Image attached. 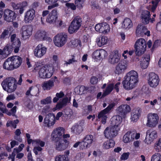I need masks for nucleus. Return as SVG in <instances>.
<instances>
[{
    "label": "nucleus",
    "mask_w": 161,
    "mask_h": 161,
    "mask_svg": "<svg viewBox=\"0 0 161 161\" xmlns=\"http://www.w3.org/2000/svg\"><path fill=\"white\" fill-rule=\"evenodd\" d=\"M123 82L124 87L127 90H130L135 88L139 81L137 72L134 70H131L128 73L124 78Z\"/></svg>",
    "instance_id": "obj_1"
},
{
    "label": "nucleus",
    "mask_w": 161,
    "mask_h": 161,
    "mask_svg": "<svg viewBox=\"0 0 161 161\" xmlns=\"http://www.w3.org/2000/svg\"><path fill=\"white\" fill-rule=\"evenodd\" d=\"M17 83L16 79L9 77L6 78L2 82L1 85L3 90L8 93L14 92L17 87Z\"/></svg>",
    "instance_id": "obj_2"
},
{
    "label": "nucleus",
    "mask_w": 161,
    "mask_h": 161,
    "mask_svg": "<svg viewBox=\"0 0 161 161\" xmlns=\"http://www.w3.org/2000/svg\"><path fill=\"white\" fill-rule=\"evenodd\" d=\"M53 67L47 65L41 67L40 65H36L34 69L36 70L39 69V76L42 78H50L53 75Z\"/></svg>",
    "instance_id": "obj_3"
},
{
    "label": "nucleus",
    "mask_w": 161,
    "mask_h": 161,
    "mask_svg": "<svg viewBox=\"0 0 161 161\" xmlns=\"http://www.w3.org/2000/svg\"><path fill=\"white\" fill-rule=\"evenodd\" d=\"M146 47L147 44L145 39L140 38L137 40L134 45L136 55L140 56L143 54Z\"/></svg>",
    "instance_id": "obj_4"
},
{
    "label": "nucleus",
    "mask_w": 161,
    "mask_h": 161,
    "mask_svg": "<svg viewBox=\"0 0 161 161\" xmlns=\"http://www.w3.org/2000/svg\"><path fill=\"white\" fill-rule=\"evenodd\" d=\"M82 24V20L81 18L77 16L71 22L68 28V31L70 34L76 32L79 29Z\"/></svg>",
    "instance_id": "obj_5"
},
{
    "label": "nucleus",
    "mask_w": 161,
    "mask_h": 161,
    "mask_svg": "<svg viewBox=\"0 0 161 161\" xmlns=\"http://www.w3.org/2000/svg\"><path fill=\"white\" fill-rule=\"evenodd\" d=\"M115 103H113L109 104L107 108L101 111L98 115V118L99 119H101L102 123L104 124L106 122L107 118L106 114L108 113L109 111L112 109L115 106Z\"/></svg>",
    "instance_id": "obj_6"
},
{
    "label": "nucleus",
    "mask_w": 161,
    "mask_h": 161,
    "mask_svg": "<svg viewBox=\"0 0 161 161\" xmlns=\"http://www.w3.org/2000/svg\"><path fill=\"white\" fill-rule=\"evenodd\" d=\"M119 130L113 126L107 127L104 130L103 134L104 136L108 139H112L115 137Z\"/></svg>",
    "instance_id": "obj_7"
},
{
    "label": "nucleus",
    "mask_w": 161,
    "mask_h": 161,
    "mask_svg": "<svg viewBox=\"0 0 161 161\" xmlns=\"http://www.w3.org/2000/svg\"><path fill=\"white\" fill-rule=\"evenodd\" d=\"M159 117L156 114H149L147 116V126L150 127H155L158 123Z\"/></svg>",
    "instance_id": "obj_8"
},
{
    "label": "nucleus",
    "mask_w": 161,
    "mask_h": 161,
    "mask_svg": "<svg viewBox=\"0 0 161 161\" xmlns=\"http://www.w3.org/2000/svg\"><path fill=\"white\" fill-rule=\"evenodd\" d=\"M159 79L158 75L153 72L149 73L148 79V83L150 86L155 88L158 85Z\"/></svg>",
    "instance_id": "obj_9"
},
{
    "label": "nucleus",
    "mask_w": 161,
    "mask_h": 161,
    "mask_svg": "<svg viewBox=\"0 0 161 161\" xmlns=\"http://www.w3.org/2000/svg\"><path fill=\"white\" fill-rule=\"evenodd\" d=\"M67 38V36L66 34H58L54 37V42L56 46L61 47L66 43Z\"/></svg>",
    "instance_id": "obj_10"
},
{
    "label": "nucleus",
    "mask_w": 161,
    "mask_h": 161,
    "mask_svg": "<svg viewBox=\"0 0 161 161\" xmlns=\"http://www.w3.org/2000/svg\"><path fill=\"white\" fill-rule=\"evenodd\" d=\"M64 133V129L59 127L55 129L51 134L52 140L53 141L62 139V135Z\"/></svg>",
    "instance_id": "obj_11"
},
{
    "label": "nucleus",
    "mask_w": 161,
    "mask_h": 161,
    "mask_svg": "<svg viewBox=\"0 0 161 161\" xmlns=\"http://www.w3.org/2000/svg\"><path fill=\"white\" fill-rule=\"evenodd\" d=\"M55 145V148L59 151L65 150L68 147L69 142L66 139H62L54 141Z\"/></svg>",
    "instance_id": "obj_12"
},
{
    "label": "nucleus",
    "mask_w": 161,
    "mask_h": 161,
    "mask_svg": "<svg viewBox=\"0 0 161 161\" xmlns=\"http://www.w3.org/2000/svg\"><path fill=\"white\" fill-rule=\"evenodd\" d=\"M94 142L93 136L91 135H87L84 138L83 141L80 142L82 149L89 147Z\"/></svg>",
    "instance_id": "obj_13"
},
{
    "label": "nucleus",
    "mask_w": 161,
    "mask_h": 161,
    "mask_svg": "<svg viewBox=\"0 0 161 161\" xmlns=\"http://www.w3.org/2000/svg\"><path fill=\"white\" fill-rule=\"evenodd\" d=\"M147 135L144 142L147 144H150L153 140L157 137L156 131L152 129L147 130Z\"/></svg>",
    "instance_id": "obj_14"
},
{
    "label": "nucleus",
    "mask_w": 161,
    "mask_h": 161,
    "mask_svg": "<svg viewBox=\"0 0 161 161\" xmlns=\"http://www.w3.org/2000/svg\"><path fill=\"white\" fill-rule=\"evenodd\" d=\"M128 63V62L125 60L120 61L116 67L115 73L119 75L124 73L127 68Z\"/></svg>",
    "instance_id": "obj_15"
},
{
    "label": "nucleus",
    "mask_w": 161,
    "mask_h": 161,
    "mask_svg": "<svg viewBox=\"0 0 161 161\" xmlns=\"http://www.w3.org/2000/svg\"><path fill=\"white\" fill-rule=\"evenodd\" d=\"M46 51L47 48L42 44H39L34 49V54L37 58H41L46 53Z\"/></svg>",
    "instance_id": "obj_16"
},
{
    "label": "nucleus",
    "mask_w": 161,
    "mask_h": 161,
    "mask_svg": "<svg viewBox=\"0 0 161 161\" xmlns=\"http://www.w3.org/2000/svg\"><path fill=\"white\" fill-rule=\"evenodd\" d=\"M4 19L8 22L12 21L16 17L15 12L8 9H6L3 12Z\"/></svg>",
    "instance_id": "obj_17"
},
{
    "label": "nucleus",
    "mask_w": 161,
    "mask_h": 161,
    "mask_svg": "<svg viewBox=\"0 0 161 161\" xmlns=\"http://www.w3.org/2000/svg\"><path fill=\"white\" fill-rule=\"evenodd\" d=\"M21 30L22 36L26 39L32 34V26L31 25H26L23 26Z\"/></svg>",
    "instance_id": "obj_18"
},
{
    "label": "nucleus",
    "mask_w": 161,
    "mask_h": 161,
    "mask_svg": "<svg viewBox=\"0 0 161 161\" xmlns=\"http://www.w3.org/2000/svg\"><path fill=\"white\" fill-rule=\"evenodd\" d=\"M10 41L12 42V47L14 48V52L17 53L19 50L21 42L19 39L16 38V34L12 35L10 37Z\"/></svg>",
    "instance_id": "obj_19"
},
{
    "label": "nucleus",
    "mask_w": 161,
    "mask_h": 161,
    "mask_svg": "<svg viewBox=\"0 0 161 161\" xmlns=\"http://www.w3.org/2000/svg\"><path fill=\"white\" fill-rule=\"evenodd\" d=\"M150 31H147L145 26L141 24L138 25L137 26L136 30L137 36H142L144 35H147L149 36H150Z\"/></svg>",
    "instance_id": "obj_20"
},
{
    "label": "nucleus",
    "mask_w": 161,
    "mask_h": 161,
    "mask_svg": "<svg viewBox=\"0 0 161 161\" xmlns=\"http://www.w3.org/2000/svg\"><path fill=\"white\" fill-rule=\"evenodd\" d=\"M120 56L117 50L114 51L109 56L108 62L112 64H115L119 61Z\"/></svg>",
    "instance_id": "obj_21"
},
{
    "label": "nucleus",
    "mask_w": 161,
    "mask_h": 161,
    "mask_svg": "<svg viewBox=\"0 0 161 161\" xmlns=\"http://www.w3.org/2000/svg\"><path fill=\"white\" fill-rule=\"evenodd\" d=\"M35 16V10L31 9L27 11L25 14L24 20L25 23L31 22Z\"/></svg>",
    "instance_id": "obj_22"
},
{
    "label": "nucleus",
    "mask_w": 161,
    "mask_h": 161,
    "mask_svg": "<svg viewBox=\"0 0 161 161\" xmlns=\"http://www.w3.org/2000/svg\"><path fill=\"white\" fill-rule=\"evenodd\" d=\"M122 121V118L119 115L113 116L111 119V126L120 130L119 125Z\"/></svg>",
    "instance_id": "obj_23"
},
{
    "label": "nucleus",
    "mask_w": 161,
    "mask_h": 161,
    "mask_svg": "<svg viewBox=\"0 0 161 161\" xmlns=\"http://www.w3.org/2000/svg\"><path fill=\"white\" fill-rule=\"evenodd\" d=\"M135 135L134 131L127 132L123 137L124 142L127 143L132 141L135 138Z\"/></svg>",
    "instance_id": "obj_24"
},
{
    "label": "nucleus",
    "mask_w": 161,
    "mask_h": 161,
    "mask_svg": "<svg viewBox=\"0 0 161 161\" xmlns=\"http://www.w3.org/2000/svg\"><path fill=\"white\" fill-rule=\"evenodd\" d=\"M15 69L19 67L22 62V58L18 56L10 57Z\"/></svg>",
    "instance_id": "obj_25"
},
{
    "label": "nucleus",
    "mask_w": 161,
    "mask_h": 161,
    "mask_svg": "<svg viewBox=\"0 0 161 161\" xmlns=\"http://www.w3.org/2000/svg\"><path fill=\"white\" fill-rule=\"evenodd\" d=\"M57 12L56 9H53L48 15L46 21L50 24L54 23L57 18Z\"/></svg>",
    "instance_id": "obj_26"
},
{
    "label": "nucleus",
    "mask_w": 161,
    "mask_h": 161,
    "mask_svg": "<svg viewBox=\"0 0 161 161\" xmlns=\"http://www.w3.org/2000/svg\"><path fill=\"white\" fill-rule=\"evenodd\" d=\"M54 117V114H48L44 119L45 124H47L49 127L52 126L55 124Z\"/></svg>",
    "instance_id": "obj_27"
},
{
    "label": "nucleus",
    "mask_w": 161,
    "mask_h": 161,
    "mask_svg": "<svg viewBox=\"0 0 161 161\" xmlns=\"http://www.w3.org/2000/svg\"><path fill=\"white\" fill-rule=\"evenodd\" d=\"M71 97H66L63 98L61 101H60L56 105V108L57 109H59L63 107L66 106L68 103H70Z\"/></svg>",
    "instance_id": "obj_28"
},
{
    "label": "nucleus",
    "mask_w": 161,
    "mask_h": 161,
    "mask_svg": "<svg viewBox=\"0 0 161 161\" xmlns=\"http://www.w3.org/2000/svg\"><path fill=\"white\" fill-rule=\"evenodd\" d=\"M141 112V110L139 108L133 109L131 115V121L134 122L137 121L140 116Z\"/></svg>",
    "instance_id": "obj_29"
},
{
    "label": "nucleus",
    "mask_w": 161,
    "mask_h": 161,
    "mask_svg": "<svg viewBox=\"0 0 161 161\" xmlns=\"http://www.w3.org/2000/svg\"><path fill=\"white\" fill-rule=\"evenodd\" d=\"M130 110V106L127 105H123L119 106L118 109V113L121 115H124Z\"/></svg>",
    "instance_id": "obj_30"
},
{
    "label": "nucleus",
    "mask_w": 161,
    "mask_h": 161,
    "mask_svg": "<svg viewBox=\"0 0 161 161\" xmlns=\"http://www.w3.org/2000/svg\"><path fill=\"white\" fill-rule=\"evenodd\" d=\"M35 37L38 40H44L47 38V34L44 31L39 30L35 34Z\"/></svg>",
    "instance_id": "obj_31"
},
{
    "label": "nucleus",
    "mask_w": 161,
    "mask_h": 161,
    "mask_svg": "<svg viewBox=\"0 0 161 161\" xmlns=\"http://www.w3.org/2000/svg\"><path fill=\"white\" fill-rule=\"evenodd\" d=\"M3 68L8 70H13L15 69L10 57L5 61L3 64Z\"/></svg>",
    "instance_id": "obj_32"
},
{
    "label": "nucleus",
    "mask_w": 161,
    "mask_h": 161,
    "mask_svg": "<svg viewBox=\"0 0 161 161\" xmlns=\"http://www.w3.org/2000/svg\"><path fill=\"white\" fill-rule=\"evenodd\" d=\"M150 57L149 55H146L142 58V59L140 62L141 67L142 69H146L149 64Z\"/></svg>",
    "instance_id": "obj_33"
},
{
    "label": "nucleus",
    "mask_w": 161,
    "mask_h": 161,
    "mask_svg": "<svg viewBox=\"0 0 161 161\" xmlns=\"http://www.w3.org/2000/svg\"><path fill=\"white\" fill-rule=\"evenodd\" d=\"M71 130L72 132L75 133L76 134L79 135L82 132V127L80 123H77L72 127Z\"/></svg>",
    "instance_id": "obj_34"
},
{
    "label": "nucleus",
    "mask_w": 161,
    "mask_h": 161,
    "mask_svg": "<svg viewBox=\"0 0 161 161\" xmlns=\"http://www.w3.org/2000/svg\"><path fill=\"white\" fill-rule=\"evenodd\" d=\"M54 82L52 80H49L44 82L42 85V88L44 90H49L54 86Z\"/></svg>",
    "instance_id": "obj_35"
},
{
    "label": "nucleus",
    "mask_w": 161,
    "mask_h": 161,
    "mask_svg": "<svg viewBox=\"0 0 161 161\" xmlns=\"http://www.w3.org/2000/svg\"><path fill=\"white\" fill-rule=\"evenodd\" d=\"M115 144V142L112 139H110L109 140L104 142L103 145V148L108 149L110 148L113 147Z\"/></svg>",
    "instance_id": "obj_36"
},
{
    "label": "nucleus",
    "mask_w": 161,
    "mask_h": 161,
    "mask_svg": "<svg viewBox=\"0 0 161 161\" xmlns=\"http://www.w3.org/2000/svg\"><path fill=\"white\" fill-rule=\"evenodd\" d=\"M132 26V23L131 20L129 18L125 19L122 24V27L125 29H129Z\"/></svg>",
    "instance_id": "obj_37"
},
{
    "label": "nucleus",
    "mask_w": 161,
    "mask_h": 161,
    "mask_svg": "<svg viewBox=\"0 0 161 161\" xmlns=\"http://www.w3.org/2000/svg\"><path fill=\"white\" fill-rule=\"evenodd\" d=\"M107 41V38L106 37L102 36L97 38L96 42L99 46L102 47L106 44Z\"/></svg>",
    "instance_id": "obj_38"
},
{
    "label": "nucleus",
    "mask_w": 161,
    "mask_h": 161,
    "mask_svg": "<svg viewBox=\"0 0 161 161\" xmlns=\"http://www.w3.org/2000/svg\"><path fill=\"white\" fill-rule=\"evenodd\" d=\"M114 88V85L113 84L111 83L108 85L106 90L103 93L102 96L104 97L109 94Z\"/></svg>",
    "instance_id": "obj_39"
},
{
    "label": "nucleus",
    "mask_w": 161,
    "mask_h": 161,
    "mask_svg": "<svg viewBox=\"0 0 161 161\" xmlns=\"http://www.w3.org/2000/svg\"><path fill=\"white\" fill-rule=\"evenodd\" d=\"M109 26L108 24L106 23H102V26L100 33L106 34L109 31Z\"/></svg>",
    "instance_id": "obj_40"
},
{
    "label": "nucleus",
    "mask_w": 161,
    "mask_h": 161,
    "mask_svg": "<svg viewBox=\"0 0 161 161\" xmlns=\"http://www.w3.org/2000/svg\"><path fill=\"white\" fill-rule=\"evenodd\" d=\"M151 161H161V154L156 153L152 156Z\"/></svg>",
    "instance_id": "obj_41"
},
{
    "label": "nucleus",
    "mask_w": 161,
    "mask_h": 161,
    "mask_svg": "<svg viewBox=\"0 0 161 161\" xmlns=\"http://www.w3.org/2000/svg\"><path fill=\"white\" fill-rule=\"evenodd\" d=\"M68 157L65 155H58L55 158V161H68Z\"/></svg>",
    "instance_id": "obj_42"
},
{
    "label": "nucleus",
    "mask_w": 161,
    "mask_h": 161,
    "mask_svg": "<svg viewBox=\"0 0 161 161\" xmlns=\"http://www.w3.org/2000/svg\"><path fill=\"white\" fill-rule=\"evenodd\" d=\"M58 0H45V2L49 4H53L51 6H49L48 9H51L54 7L58 6V4L56 3Z\"/></svg>",
    "instance_id": "obj_43"
},
{
    "label": "nucleus",
    "mask_w": 161,
    "mask_h": 161,
    "mask_svg": "<svg viewBox=\"0 0 161 161\" xmlns=\"http://www.w3.org/2000/svg\"><path fill=\"white\" fill-rule=\"evenodd\" d=\"M10 30L8 29H5L2 32L0 36V38L2 39H5L8 35H10Z\"/></svg>",
    "instance_id": "obj_44"
},
{
    "label": "nucleus",
    "mask_w": 161,
    "mask_h": 161,
    "mask_svg": "<svg viewBox=\"0 0 161 161\" xmlns=\"http://www.w3.org/2000/svg\"><path fill=\"white\" fill-rule=\"evenodd\" d=\"M64 94L62 92H60L59 93H57L56 94V97H54L53 99V101L54 103L57 102L59 98H61L64 97Z\"/></svg>",
    "instance_id": "obj_45"
},
{
    "label": "nucleus",
    "mask_w": 161,
    "mask_h": 161,
    "mask_svg": "<svg viewBox=\"0 0 161 161\" xmlns=\"http://www.w3.org/2000/svg\"><path fill=\"white\" fill-rule=\"evenodd\" d=\"M31 90V96H35L38 97L39 96V92L38 88L36 87H33Z\"/></svg>",
    "instance_id": "obj_46"
},
{
    "label": "nucleus",
    "mask_w": 161,
    "mask_h": 161,
    "mask_svg": "<svg viewBox=\"0 0 161 161\" xmlns=\"http://www.w3.org/2000/svg\"><path fill=\"white\" fill-rule=\"evenodd\" d=\"M89 88L87 87H85L83 86H81L79 88V94L81 95L86 93L88 89Z\"/></svg>",
    "instance_id": "obj_47"
},
{
    "label": "nucleus",
    "mask_w": 161,
    "mask_h": 161,
    "mask_svg": "<svg viewBox=\"0 0 161 161\" xmlns=\"http://www.w3.org/2000/svg\"><path fill=\"white\" fill-rule=\"evenodd\" d=\"M160 0H155L154 1H152V3L153 5L151 7V10L152 12H153L155 11L157 6Z\"/></svg>",
    "instance_id": "obj_48"
},
{
    "label": "nucleus",
    "mask_w": 161,
    "mask_h": 161,
    "mask_svg": "<svg viewBox=\"0 0 161 161\" xmlns=\"http://www.w3.org/2000/svg\"><path fill=\"white\" fill-rule=\"evenodd\" d=\"M71 57V58H70L67 61L65 62L64 64L67 65L68 64H70L77 62V60L75 59V56L74 55H72Z\"/></svg>",
    "instance_id": "obj_49"
},
{
    "label": "nucleus",
    "mask_w": 161,
    "mask_h": 161,
    "mask_svg": "<svg viewBox=\"0 0 161 161\" xmlns=\"http://www.w3.org/2000/svg\"><path fill=\"white\" fill-rule=\"evenodd\" d=\"M24 147V145L23 144H21L19 146V147L17 149L14 148V150L13 151V152L12 153V154L14 155H15V153H18L19 152H20L23 147Z\"/></svg>",
    "instance_id": "obj_50"
},
{
    "label": "nucleus",
    "mask_w": 161,
    "mask_h": 161,
    "mask_svg": "<svg viewBox=\"0 0 161 161\" xmlns=\"http://www.w3.org/2000/svg\"><path fill=\"white\" fill-rule=\"evenodd\" d=\"M51 102V98L50 97H48L42 100L41 101V103L42 104H46L50 103Z\"/></svg>",
    "instance_id": "obj_51"
},
{
    "label": "nucleus",
    "mask_w": 161,
    "mask_h": 161,
    "mask_svg": "<svg viewBox=\"0 0 161 161\" xmlns=\"http://www.w3.org/2000/svg\"><path fill=\"white\" fill-rule=\"evenodd\" d=\"M85 0H75V4L79 8L82 7Z\"/></svg>",
    "instance_id": "obj_52"
},
{
    "label": "nucleus",
    "mask_w": 161,
    "mask_h": 161,
    "mask_svg": "<svg viewBox=\"0 0 161 161\" xmlns=\"http://www.w3.org/2000/svg\"><path fill=\"white\" fill-rule=\"evenodd\" d=\"M100 59L104 58L107 56V52L103 49L100 50Z\"/></svg>",
    "instance_id": "obj_53"
},
{
    "label": "nucleus",
    "mask_w": 161,
    "mask_h": 161,
    "mask_svg": "<svg viewBox=\"0 0 161 161\" xmlns=\"http://www.w3.org/2000/svg\"><path fill=\"white\" fill-rule=\"evenodd\" d=\"M154 148L157 152L161 151V139L159 140L156 144Z\"/></svg>",
    "instance_id": "obj_54"
},
{
    "label": "nucleus",
    "mask_w": 161,
    "mask_h": 161,
    "mask_svg": "<svg viewBox=\"0 0 161 161\" xmlns=\"http://www.w3.org/2000/svg\"><path fill=\"white\" fill-rule=\"evenodd\" d=\"M141 17L142 22L145 25L148 24L151 19V18H149V17H145L141 16Z\"/></svg>",
    "instance_id": "obj_55"
},
{
    "label": "nucleus",
    "mask_w": 161,
    "mask_h": 161,
    "mask_svg": "<svg viewBox=\"0 0 161 161\" xmlns=\"http://www.w3.org/2000/svg\"><path fill=\"white\" fill-rule=\"evenodd\" d=\"M0 110L3 113H6L8 111L6 108V107L2 102L0 101Z\"/></svg>",
    "instance_id": "obj_56"
},
{
    "label": "nucleus",
    "mask_w": 161,
    "mask_h": 161,
    "mask_svg": "<svg viewBox=\"0 0 161 161\" xmlns=\"http://www.w3.org/2000/svg\"><path fill=\"white\" fill-rule=\"evenodd\" d=\"M141 16L145 17H149V18H151V14H150V11L147 10L143 11L141 13Z\"/></svg>",
    "instance_id": "obj_57"
},
{
    "label": "nucleus",
    "mask_w": 161,
    "mask_h": 161,
    "mask_svg": "<svg viewBox=\"0 0 161 161\" xmlns=\"http://www.w3.org/2000/svg\"><path fill=\"white\" fill-rule=\"evenodd\" d=\"M100 50L95 51L92 54V57L98 59H100Z\"/></svg>",
    "instance_id": "obj_58"
},
{
    "label": "nucleus",
    "mask_w": 161,
    "mask_h": 161,
    "mask_svg": "<svg viewBox=\"0 0 161 161\" xmlns=\"http://www.w3.org/2000/svg\"><path fill=\"white\" fill-rule=\"evenodd\" d=\"M11 47L10 46H6L5 47L3 50L4 51V54L8 55L10 53Z\"/></svg>",
    "instance_id": "obj_59"
},
{
    "label": "nucleus",
    "mask_w": 161,
    "mask_h": 161,
    "mask_svg": "<svg viewBox=\"0 0 161 161\" xmlns=\"http://www.w3.org/2000/svg\"><path fill=\"white\" fill-rule=\"evenodd\" d=\"M12 6L13 8L15 9H19L22 6L21 3H12Z\"/></svg>",
    "instance_id": "obj_60"
},
{
    "label": "nucleus",
    "mask_w": 161,
    "mask_h": 161,
    "mask_svg": "<svg viewBox=\"0 0 161 161\" xmlns=\"http://www.w3.org/2000/svg\"><path fill=\"white\" fill-rule=\"evenodd\" d=\"M130 153H123L120 157L121 160H125L127 159L128 158Z\"/></svg>",
    "instance_id": "obj_61"
},
{
    "label": "nucleus",
    "mask_w": 161,
    "mask_h": 161,
    "mask_svg": "<svg viewBox=\"0 0 161 161\" xmlns=\"http://www.w3.org/2000/svg\"><path fill=\"white\" fill-rule=\"evenodd\" d=\"M66 6L73 10H75L76 8L75 6L73 3H67L66 4Z\"/></svg>",
    "instance_id": "obj_62"
},
{
    "label": "nucleus",
    "mask_w": 161,
    "mask_h": 161,
    "mask_svg": "<svg viewBox=\"0 0 161 161\" xmlns=\"http://www.w3.org/2000/svg\"><path fill=\"white\" fill-rule=\"evenodd\" d=\"M102 26V23H99L97 24L95 27V30L97 31L100 32Z\"/></svg>",
    "instance_id": "obj_63"
},
{
    "label": "nucleus",
    "mask_w": 161,
    "mask_h": 161,
    "mask_svg": "<svg viewBox=\"0 0 161 161\" xmlns=\"http://www.w3.org/2000/svg\"><path fill=\"white\" fill-rule=\"evenodd\" d=\"M72 44L75 46H78L79 44H80V41L77 39L72 40L71 41Z\"/></svg>",
    "instance_id": "obj_64"
}]
</instances>
